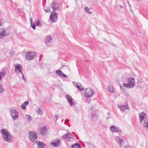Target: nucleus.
Wrapping results in <instances>:
<instances>
[{"instance_id":"9b49d317","label":"nucleus","mask_w":148,"mask_h":148,"mask_svg":"<svg viewBox=\"0 0 148 148\" xmlns=\"http://www.w3.org/2000/svg\"><path fill=\"white\" fill-rule=\"evenodd\" d=\"M51 7L52 8L53 11L59 10L58 4L56 2L53 1L51 5Z\"/></svg>"},{"instance_id":"dca6fc26","label":"nucleus","mask_w":148,"mask_h":148,"mask_svg":"<svg viewBox=\"0 0 148 148\" xmlns=\"http://www.w3.org/2000/svg\"><path fill=\"white\" fill-rule=\"evenodd\" d=\"M52 41L53 40L49 35L47 36L45 39V43L46 45L50 46L49 45V43H51Z\"/></svg>"},{"instance_id":"49530a36","label":"nucleus","mask_w":148,"mask_h":148,"mask_svg":"<svg viewBox=\"0 0 148 148\" xmlns=\"http://www.w3.org/2000/svg\"><path fill=\"white\" fill-rule=\"evenodd\" d=\"M26 1H28L29 2L31 0H26Z\"/></svg>"},{"instance_id":"39448f33","label":"nucleus","mask_w":148,"mask_h":148,"mask_svg":"<svg viewBox=\"0 0 148 148\" xmlns=\"http://www.w3.org/2000/svg\"><path fill=\"white\" fill-rule=\"evenodd\" d=\"M49 17L52 21L56 22L58 19V14L56 12L53 11L51 12Z\"/></svg>"},{"instance_id":"2eb2a0df","label":"nucleus","mask_w":148,"mask_h":148,"mask_svg":"<svg viewBox=\"0 0 148 148\" xmlns=\"http://www.w3.org/2000/svg\"><path fill=\"white\" fill-rule=\"evenodd\" d=\"M110 129L111 131L112 132H117L121 133L122 132L121 130L114 125L110 127Z\"/></svg>"},{"instance_id":"c03bdc74","label":"nucleus","mask_w":148,"mask_h":148,"mask_svg":"<svg viewBox=\"0 0 148 148\" xmlns=\"http://www.w3.org/2000/svg\"><path fill=\"white\" fill-rule=\"evenodd\" d=\"M73 85H74L75 86V87H76V84H77L76 83V82H73Z\"/></svg>"},{"instance_id":"58836bf2","label":"nucleus","mask_w":148,"mask_h":148,"mask_svg":"<svg viewBox=\"0 0 148 148\" xmlns=\"http://www.w3.org/2000/svg\"><path fill=\"white\" fill-rule=\"evenodd\" d=\"M21 73L22 76V78L23 79L24 81H25L26 80L23 74V73Z\"/></svg>"},{"instance_id":"f03ea898","label":"nucleus","mask_w":148,"mask_h":148,"mask_svg":"<svg viewBox=\"0 0 148 148\" xmlns=\"http://www.w3.org/2000/svg\"><path fill=\"white\" fill-rule=\"evenodd\" d=\"M126 82L128 83H123V86L128 88H133L135 84V79L133 77L127 78L126 79Z\"/></svg>"},{"instance_id":"0eeeda50","label":"nucleus","mask_w":148,"mask_h":148,"mask_svg":"<svg viewBox=\"0 0 148 148\" xmlns=\"http://www.w3.org/2000/svg\"><path fill=\"white\" fill-rule=\"evenodd\" d=\"M93 93L94 92L91 88H87L86 90L85 95L88 98L92 96Z\"/></svg>"},{"instance_id":"a878e982","label":"nucleus","mask_w":148,"mask_h":148,"mask_svg":"<svg viewBox=\"0 0 148 148\" xmlns=\"http://www.w3.org/2000/svg\"><path fill=\"white\" fill-rule=\"evenodd\" d=\"M5 71H2L0 72V81L2 79L3 77L5 75Z\"/></svg>"},{"instance_id":"cd10ccee","label":"nucleus","mask_w":148,"mask_h":148,"mask_svg":"<svg viewBox=\"0 0 148 148\" xmlns=\"http://www.w3.org/2000/svg\"><path fill=\"white\" fill-rule=\"evenodd\" d=\"M143 126L146 128H148V119L145 120L143 124Z\"/></svg>"},{"instance_id":"6ab92c4d","label":"nucleus","mask_w":148,"mask_h":148,"mask_svg":"<svg viewBox=\"0 0 148 148\" xmlns=\"http://www.w3.org/2000/svg\"><path fill=\"white\" fill-rule=\"evenodd\" d=\"M36 143L37 145L38 148H43L46 146L45 143L39 141H36Z\"/></svg>"},{"instance_id":"423d86ee","label":"nucleus","mask_w":148,"mask_h":148,"mask_svg":"<svg viewBox=\"0 0 148 148\" xmlns=\"http://www.w3.org/2000/svg\"><path fill=\"white\" fill-rule=\"evenodd\" d=\"M62 138L63 139H69L70 141H72L74 140V136L71 133L63 134Z\"/></svg>"},{"instance_id":"c756f323","label":"nucleus","mask_w":148,"mask_h":148,"mask_svg":"<svg viewBox=\"0 0 148 148\" xmlns=\"http://www.w3.org/2000/svg\"><path fill=\"white\" fill-rule=\"evenodd\" d=\"M25 117L29 121H31L32 120V117L26 114Z\"/></svg>"},{"instance_id":"aec40b11","label":"nucleus","mask_w":148,"mask_h":148,"mask_svg":"<svg viewBox=\"0 0 148 148\" xmlns=\"http://www.w3.org/2000/svg\"><path fill=\"white\" fill-rule=\"evenodd\" d=\"M56 73L57 75L60 76H62L64 77H67L66 75L64 74L62 71L60 70H56Z\"/></svg>"},{"instance_id":"b1692460","label":"nucleus","mask_w":148,"mask_h":148,"mask_svg":"<svg viewBox=\"0 0 148 148\" xmlns=\"http://www.w3.org/2000/svg\"><path fill=\"white\" fill-rule=\"evenodd\" d=\"M71 148H81V145L78 143H76L71 146Z\"/></svg>"},{"instance_id":"bb28decb","label":"nucleus","mask_w":148,"mask_h":148,"mask_svg":"<svg viewBox=\"0 0 148 148\" xmlns=\"http://www.w3.org/2000/svg\"><path fill=\"white\" fill-rule=\"evenodd\" d=\"M95 110L93 111L92 113L91 116L93 120H95L97 119V115L96 114Z\"/></svg>"},{"instance_id":"de8ad7c7","label":"nucleus","mask_w":148,"mask_h":148,"mask_svg":"<svg viewBox=\"0 0 148 148\" xmlns=\"http://www.w3.org/2000/svg\"><path fill=\"white\" fill-rule=\"evenodd\" d=\"M1 13V11L0 10V14Z\"/></svg>"},{"instance_id":"4c0bfd02","label":"nucleus","mask_w":148,"mask_h":148,"mask_svg":"<svg viewBox=\"0 0 148 148\" xmlns=\"http://www.w3.org/2000/svg\"><path fill=\"white\" fill-rule=\"evenodd\" d=\"M120 138L118 136H116L115 138V140L116 141L118 142L120 139Z\"/></svg>"},{"instance_id":"5701e85b","label":"nucleus","mask_w":148,"mask_h":148,"mask_svg":"<svg viewBox=\"0 0 148 148\" xmlns=\"http://www.w3.org/2000/svg\"><path fill=\"white\" fill-rule=\"evenodd\" d=\"M88 98V97H85V96L84 97L82 98V100L85 103H89L90 101V99Z\"/></svg>"},{"instance_id":"412c9836","label":"nucleus","mask_w":148,"mask_h":148,"mask_svg":"<svg viewBox=\"0 0 148 148\" xmlns=\"http://www.w3.org/2000/svg\"><path fill=\"white\" fill-rule=\"evenodd\" d=\"M76 87L78 88L79 90L80 91H82L84 89L83 86L80 83L76 84Z\"/></svg>"},{"instance_id":"7ed1b4c3","label":"nucleus","mask_w":148,"mask_h":148,"mask_svg":"<svg viewBox=\"0 0 148 148\" xmlns=\"http://www.w3.org/2000/svg\"><path fill=\"white\" fill-rule=\"evenodd\" d=\"M29 138L32 143H36L38 139V135L35 131H30L29 132Z\"/></svg>"},{"instance_id":"c9c22d12","label":"nucleus","mask_w":148,"mask_h":148,"mask_svg":"<svg viewBox=\"0 0 148 148\" xmlns=\"http://www.w3.org/2000/svg\"><path fill=\"white\" fill-rule=\"evenodd\" d=\"M120 88H121V90L123 91V92H124V91H125V89L124 88H123V86L122 85V86H121V85H120Z\"/></svg>"},{"instance_id":"37998d69","label":"nucleus","mask_w":148,"mask_h":148,"mask_svg":"<svg viewBox=\"0 0 148 148\" xmlns=\"http://www.w3.org/2000/svg\"><path fill=\"white\" fill-rule=\"evenodd\" d=\"M55 116L56 119V121L58 119V116L57 114H56L55 115Z\"/></svg>"},{"instance_id":"393cba45","label":"nucleus","mask_w":148,"mask_h":148,"mask_svg":"<svg viewBox=\"0 0 148 148\" xmlns=\"http://www.w3.org/2000/svg\"><path fill=\"white\" fill-rule=\"evenodd\" d=\"M35 22L36 25L38 27H41L42 26V24L40 23V21L38 18L35 19Z\"/></svg>"},{"instance_id":"f257e3e1","label":"nucleus","mask_w":148,"mask_h":148,"mask_svg":"<svg viewBox=\"0 0 148 148\" xmlns=\"http://www.w3.org/2000/svg\"><path fill=\"white\" fill-rule=\"evenodd\" d=\"M0 132L2 135L3 139L5 141L8 143L11 142V135L7 130L2 129L1 130Z\"/></svg>"},{"instance_id":"e433bc0d","label":"nucleus","mask_w":148,"mask_h":148,"mask_svg":"<svg viewBox=\"0 0 148 148\" xmlns=\"http://www.w3.org/2000/svg\"><path fill=\"white\" fill-rule=\"evenodd\" d=\"M45 11L46 12H49L50 11V10L49 8H47V9H45Z\"/></svg>"},{"instance_id":"c85d7f7f","label":"nucleus","mask_w":148,"mask_h":148,"mask_svg":"<svg viewBox=\"0 0 148 148\" xmlns=\"http://www.w3.org/2000/svg\"><path fill=\"white\" fill-rule=\"evenodd\" d=\"M108 88L110 92L111 93H113L114 92V89L112 86H109L108 87Z\"/></svg>"},{"instance_id":"a211bd4d","label":"nucleus","mask_w":148,"mask_h":148,"mask_svg":"<svg viewBox=\"0 0 148 148\" xmlns=\"http://www.w3.org/2000/svg\"><path fill=\"white\" fill-rule=\"evenodd\" d=\"M47 129V127L44 126L40 128V134L42 135L45 136L46 134Z\"/></svg>"},{"instance_id":"a18cd8bd","label":"nucleus","mask_w":148,"mask_h":148,"mask_svg":"<svg viewBox=\"0 0 148 148\" xmlns=\"http://www.w3.org/2000/svg\"><path fill=\"white\" fill-rule=\"evenodd\" d=\"M30 23H31L32 22V18L31 17H30Z\"/></svg>"},{"instance_id":"a19ab883","label":"nucleus","mask_w":148,"mask_h":148,"mask_svg":"<svg viewBox=\"0 0 148 148\" xmlns=\"http://www.w3.org/2000/svg\"><path fill=\"white\" fill-rule=\"evenodd\" d=\"M125 148H131L130 146V145H127Z\"/></svg>"},{"instance_id":"4be33fe9","label":"nucleus","mask_w":148,"mask_h":148,"mask_svg":"<svg viewBox=\"0 0 148 148\" xmlns=\"http://www.w3.org/2000/svg\"><path fill=\"white\" fill-rule=\"evenodd\" d=\"M28 104L29 101H25L22 104L21 106V108L23 110H25Z\"/></svg>"},{"instance_id":"79ce46f5","label":"nucleus","mask_w":148,"mask_h":148,"mask_svg":"<svg viewBox=\"0 0 148 148\" xmlns=\"http://www.w3.org/2000/svg\"><path fill=\"white\" fill-rule=\"evenodd\" d=\"M69 120L68 119H66L65 120V123H68L69 122Z\"/></svg>"},{"instance_id":"7c9ffc66","label":"nucleus","mask_w":148,"mask_h":148,"mask_svg":"<svg viewBox=\"0 0 148 148\" xmlns=\"http://www.w3.org/2000/svg\"><path fill=\"white\" fill-rule=\"evenodd\" d=\"M5 91V90L3 88L2 84H0V93H2Z\"/></svg>"},{"instance_id":"9d476101","label":"nucleus","mask_w":148,"mask_h":148,"mask_svg":"<svg viewBox=\"0 0 148 148\" xmlns=\"http://www.w3.org/2000/svg\"><path fill=\"white\" fill-rule=\"evenodd\" d=\"M23 69L22 66L19 64L15 65V71L17 73H22Z\"/></svg>"},{"instance_id":"f704fd0d","label":"nucleus","mask_w":148,"mask_h":148,"mask_svg":"<svg viewBox=\"0 0 148 148\" xmlns=\"http://www.w3.org/2000/svg\"><path fill=\"white\" fill-rule=\"evenodd\" d=\"M124 141L123 140L121 139V138L119 140V143L120 144V146H121L123 142H124Z\"/></svg>"},{"instance_id":"473e14b6","label":"nucleus","mask_w":148,"mask_h":148,"mask_svg":"<svg viewBox=\"0 0 148 148\" xmlns=\"http://www.w3.org/2000/svg\"><path fill=\"white\" fill-rule=\"evenodd\" d=\"M31 23V27L34 29H36V26L35 23Z\"/></svg>"},{"instance_id":"20e7f679","label":"nucleus","mask_w":148,"mask_h":148,"mask_svg":"<svg viewBox=\"0 0 148 148\" xmlns=\"http://www.w3.org/2000/svg\"><path fill=\"white\" fill-rule=\"evenodd\" d=\"M36 56V53L34 51H29L26 53V59L30 60L33 59Z\"/></svg>"},{"instance_id":"f3484780","label":"nucleus","mask_w":148,"mask_h":148,"mask_svg":"<svg viewBox=\"0 0 148 148\" xmlns=\"http://www.w3.org/2000/svg\"><path fill=\"white\" fill-rule=\"evenodd\" d=\"M118 107L120 109L121 111L124 112L126 109H129V106L127 105H123L122 106L118 105Z\"/></svg>"},{"instance_id":"f8f14e48","label":"nucleus","mask_w":148,"mask_h":148,"mask_svg":"<svg viewBox=\"0 0 148 148\" xmlns=\"http://www.w3.org/2000/svg\"><path fill=\"white\" fill-rule=\"evenodd\" d=\"M66 97L71 106H72L73 105H74V102L73 101V99L72 98L71 95L66 94Z\"/></svg>"},{"instance_id":"1a4fd4ad","label":"nucleus","mask_w":148,"mask_h":148,"mask_svg":"<svg viewBox=\"0 0 148 148\" xmlns=\"http://www.w3.org/2000/svg\"><path fill=\"white\" fill-rule=\"evenodd\" d=\"M140 124H141L144 120L145 117L147 116V114L144 112H142L138 114Z\"/></svg>"},{"instance_id":"ea45409f","label":"nucleus","mask_w":148,"mask_h":148,"mask_svg":"<svg viewBox=\"0 0 148 148\" xmlns=\"http://www.w3.org/2000/svg\"><path fill=\"white\" fill-rule=\"evenodd\" d=\"M14 53V51H11L10 53V55H12Z\"/></svg>"},{"instance_id":"ddd939ff","label":"nucleus","mask_w":148,"mask_h":148,"mask_svg":"<svg viewBox=\"0 0 148 148\" xmlns=\"http://www.w3.org/2000/svg\"><path fill=\"white\" fill-rule=\"evenodd\" d=\"M60 143V140L58 138L52 140L50 143L51 145L53 147H57Z\"/></svg>"},{"instance_id":"2f4dec72","label":"nucleus","mask_w":148,"mask_h":148,"mask_svg":"<svg viewBox=\"0 0 148 148\" xmlns=\"http://www.w3.org/2000/svg\"><path fill=\"white\" fill-rule=\"evenodd\" d=\"M84 10L87 13L91 14L92 13L91 12H90V9L89 8L87 7H86L84 8Z\"/></svg>"},{"instance_id":"4468645a","label":"nucleus","mask_w":148,"mask_h":148,"mask_svg":"<svg viewBox=\"0 0 148 148\" xmlns=\"http://www.w3.org/2000/svg\"><path fill=\"white\" fill-rule=\"evenodd\" d=\"M6 29L5 28L0 29V39H2L6 35Z\"/></svg>"},{"instance_id":"72a5a7b5","label":"nucleus","mask_w":148,"mask_h":148,"mask_svg":"<svg viewBox=\"0 0 148 148\" xmlns=\"http://www.w3.org/2000/svg\"><path fill=\"white\" fill-rule=\"evenodd\" d=\"M36 111L39 114H41L42 113V111L39 108H38V110H36Z\"/></svg>"},{"instance_id":"6e6552de","label":"nucleus","mask_w":148,"mask_h":148,"mask_svg":"<svg viewBox=\"0 0 148 148\" xmlns=\"http://www.w3.org/2000/svg\"><path fill=\"white\" fill-rule=\"evenodd\" d=\"M11 116L14 120H16L18 118V113L16 110H11Z\"/></svg>"}]
</instances>
